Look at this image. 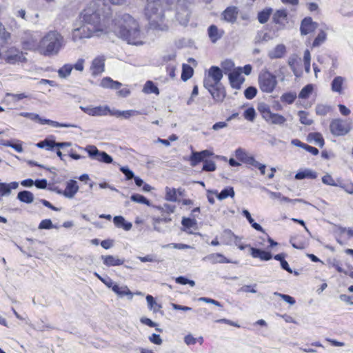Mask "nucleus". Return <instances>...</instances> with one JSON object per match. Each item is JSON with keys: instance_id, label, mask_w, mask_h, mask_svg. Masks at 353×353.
<instances>
[{"instance_id": "57", "label": "nucleus", "mask_w": 353, "mask_h": 353, "mask_svg": "<svg viewBox=\"0 0 353 353\" xmlns=\"http://www.w3.org/2000/svg\"><path fill=\"white\" fill-rule=\"evenodd\" d=\"M53 228H56L53 225L50 219H44L41 221L39 225V229H51Z\"/></svg>"}, {"instance_id": "3", "label": "nucleus", "mask_w": 353, "mask_h": 353, "mask_svg": "<svg viewBox=\"0 0 353 353\" xmlns=\"http://www.w3.org/2000/svg\"><path fill=\"white\" fill-rule=\"evenodd\" d=\"M63 46V37L56 30H50L40 39L39 46H32L30 48L37 49L43 56L52 57L58 54Z\"/></svg>"}, {"instance_id": "14", "label": "nucleus", "mask_w": 353, "mask_h": 353, "mask_svg": "<svg viewBox=\"0 0 353 353\" xmlns=\"http://www.w3.org/2000/svg\"><path fill=\"white\" fill-rule=\"evenodd\" d=\"M206 89L210 93L213 99L217 103H221L226 96L225 90L221 84H218L214 87Z\"/></svg>"}, {"instance_id": "2", "label": "nucleus", "mask_w": 353, "mask_h": 353, "mask_svg": "<svg viewBox=\"0 0 353 353\" xmlns=\"http://www.w3.org/2000/svg\"><path fill=\"white\" fill-rule=\"evenodd\" d=\"M147 3L145 8V14L148 18L150 26L154 29L166 30L168 25L164 21V14L162 2L168 6H171L176 0H146Z\"/></svg>"}, {"instance_id": "1", "label": "nucleus", "mask_w": 353, "mask_h": 353, "mask_svg": "<svg viewBox=\"0 0 353 353\" xmlns=\"http://www.w3.org/2000/svg\"><path fill=\"white\" fill-rule=\"evenodd\" d=\"M111 11L110 6L105 0H93L81 14L82 24L74 28L71 33L74 42L82 39L99 37L112 31L118 38L133 46H142L145 43V34L139 21L129 14H119L112 21L111 28L101 17L108 16Z\"/></svg>"}, {"instance_id": "32", "label": "nucleus", "mask_w": 353, "mask_h": 353, "mask_svg": "<svg viewBox=\"0 0 353 353\" xmlns=\"http://www.w3.org/2000/svg\"><path fill=\"white\" fill-rule=\"evenodd\" d=\"M111 111L108 105L93 107V116H111Z\"/></svg>"}, {"instance_id": "7", "label": "nucleus", "mask_w": 353, "mask_h": 353, "mask_svg": "<svg viewBox=\"0 0 353 353\" xmlns=\"http://www.w3.org/2000/svg\"><path fill=\"white\" fill-rule=\"evenodd\" d=\"M352 123L350 121L341 119H333L330 124L331 133L336 137L345 136L350 132Z\"/></svg>"}, {"instance_id": "43", "label": "nucleus", "mask_w": 353, "mask_h": 353, "mask_svg": "<svg viewBox=\"0 0 353 353\" xmlns=\"http://www.w3.org/2000/svg\"><path fill=\"white\" fill-rule=\"evenodd\" d=\"M271 12H272L271 9H266V10H263V11L260 12L258 14L259 21L261 23H266L269 19Z\"/></svg>"}, {"instance_id": "6", "label": "nucleus", "mask_w": 353, "mask_h": 353, "mask_svg": "<svg viewBox=\"0 0 353 353\" xmlns=\"http://www.w3.org/2000/svg\"><path fill=\"white\" fill-rule=\"evenodd\" d=\"M223 78V71L218 66H212L205 72L203 79V85L205 88H210L221 83Z\"/></svg>"}, {"instance_id": "9", "label": "nucleus", "mask_w": 353, "mask_h": 353, "mask_svg": "<svg viewBox=\"0 0 353 353\" xmlns=\"http://www.w3.org/2000/svg\"><path fill=\"white\" fill-rule=\"evenodd\" d=\"M4 59L9 64H16L26 61V58L23 53L14 48H11L6 52Z\"/></svg>"}, {"instance_id": "16", "label": "nucleus", "mask_w": 353, "mask_h": 353, "mask_svg": "<svg viewBox=\"0 0 353 353\" xmlns=\"http://www.w3.org/2000/svg\"><path fill=\"white\" fill-rule=\"evenodd\" d=\"M79 190L77 182L74 180H70L67 182L65 189L63 192L58 191L59 194H62L65 197L72 199Z\"/></svg>"}, {"instance_id": "19", "label": "nucleus", "mask_w": 353, "mask_h": 353, "mask_svg": "<svg viewBox=\"0 0 353 353\" xmlns=\"http://www.w3.org/2000/svg\"><path fill=\"white\" fill-rule=\"evenodd\" d=\"M141 114V112L135 110H119L114 109L111 111V116L117 118L122 117L125 119H129L130 117H135Z\"/></svg>"}, {"instance_id": "54", "label": "nucleus", "mask_w": 353, "mask_h": 353, "mask_svg": "<svg viewBox=\"0 0 353 353\" xmlns=\"http://www.w3.org/2000/svg\"><path fill=\"white\" fill-rule=\"evenodd\" d=\"M257 93V90L255 87H248L244 92V95L246 99H253Z\"/></svg>"}, {"instance_id": "50", "label": "nucleus", "mask_w": 353, "mask_h": 353, "mask_svg": "<svg viewBox=\"0 0 353 353\" xmlns=\"http://www.w3.org/2000/svg\"><path fill=\"white\" fill-rule=\"evenodd\" d=\"M330 110L331 108L330 106L323 104H319L316 107V114L321 116L326 115Z\"/></svg>"}, {"instance_id": "34", "label": "nucleus", "mask_w": 353, "mask_h": 353, "mask_svg": "<svg viewBox=\"0 0 353 353\" xmlns=\"http://www.w3.org/2000/svg\"><path fill=\"white\" fill-rule=\"evenodd\" d=\"M165 199L168 201L176 202L178 201L176 196V189L165 187Z\"/></svg>"}, {"instance_id": "5", "label": "nucleus", "mask_w": 353, "mask_h": 353, "mask_svg": "<svg viewBox=\"0 0 353 353\" xmlns=\"http://www.w3.org/2000/svg\"><path fill=\"white\" fill-rule=\"evenodd\" d=\"M259 87L263 92L272 93L277 85L276 77L268 70H263L258 78Z\"/></svg>"}, {"instance_id": "20", "label": "nucleus", "mask_w": 353, "mask_h": 353, "mask_svg": "<svg viewBox=\"0 0 353 353\" xmlns=\"http://www.w3.org/2000/svg\"><path fill=\"white\" fill-rule=\"evenodd\" d=\"M316 28V24L314 23L311 18H305L301 24V34L306 35L313 32Z\"/></svg>"}, {"instance_id": "60", "label": "nucleus", "mask_w": 353, "mask_h": 353, "mask_svg": "<svg viewBox=\"0 0 353 353\" xmlns=\"http://www.w3.org/2000/svg\"><path fill=\"white\" fill-rule=\"evenodd\" d=\"M149 340L151 343L156 345H161L163 342L160 335L156 334H152L151 336H150Z\"/></svg>"}, {"instance_id": "37", "label": "nucleus", "mask_w": 353, "mask_h": 353, "mask_svg": "<svg viewBox=\"0 0 353 353\" xmlns=\"http://www.w3.org/2000/svg\"><path fill=\"white\" fill-rule=\"evenodd\" d=\"M143 92L145 94H159L158 88L150 81H148L143 88Z\"/></svg>"}, {"instance_id": "24", "label": "nucleus", "mask_w": 353, "mask_h": 353, "mask_svg": "<svg viewBox=\"0 0 353 353\" xmlns=\"http://www.w3.org/2000/svg\"><path fill=\"white\" fill-rule=\"evenodd\" d=\"M250 254L253 258H259L261 261H269L272 258L270 252L254 248H250Z\"/></svg>"}, {"instance_id": "39", "label": "nucleus", "mask_w": 353, "mask_h": 353, "mask_svg": "<svg viewBox=\"0 0 353 353\" xmlns=\"http://www.w3.org/2000/svg\"><path fill=\"white\" fill-rule=\"evenodd\" d=\"M221 67L223 72L225 74H229L230 72H232L234 69V64L232 61L226 59L221 62Z\"/></svg>"}, {"instance_id": "63", "label": "nucleus", "mask_w": 353, "mask_h": 353, "mask_svg": "<svg viewBox=\"0 0 353 353\" xmlns=\"http://www.w3.org/2000/svg\"><path fill=\"white\" fill-rule=\"evenodd\" d=\"M264 190L269 194L270 197L272 199H279V200L281 201V197L283 196L281 193L276 192H272V191H270V190H268L266 188H264Z\"/></svg>"}, {"instance_id": "45", "label": "nucleus", "mask_w": 353, "mask_h": 353, "mask_svg": "<svg viewBox=\"0 0 353 353\" xmlns=\"http://www.w3.org/2000/svg\"><path fill=\"white\" fill-rule=\"evenodd\" d=\"M130 199L136 203L145 204L147 205H150V203L149 200H148L145 196L139 194H132L130 197Z\"/></svg>"}, {"instance_id": "31", "label": "nucleus", "mask_w": 353, "mask_h": 353, "mask_svg": "<svg viewBox=\"0 0 353 353\" xmlns=\"http://www.w3.org/2000/svg\"><path fill=\"white\" fill-rule=\"evenodd\" d=\"M212 192L213 194H216L217 198L219 200H223V199L228 198V196H230L232 198L234 196V189H233V188H231V187H229V188H227L223 190L220 193H218L217 191H212Z\"/></svg>"}, {"instance_id": "38", "label": "nucleus", "mask_w": 353, "mask_h": 353, "mask_svg": "<svg viewBox=\"0 0 353 353\" xmlns=\"http://www.w3.org/2000/svg\"><path fill=\"white\" fill-rule=\"evenodd\" d=\"M193 74V69L192 67L187 64H183L181 79L185 81L190 79Z\"/></svg>"}, {"instance_id": "27", "label": "nucleus", "mask_w": 353, "mask_h": 353, "mask_svg": "<svg viewBox=\"0 0 353 353\" xmlns=\"http://www.w3.org/2000/svg\"><path fill=\"white\" fill-rule=\"evenodd\" d=\"M100 86L103 88L118 90L121 88V83L119 81L112 80L110 77H104L100 82Z\"/></svg>"}, {"instance_id": "56", "label": "nucleus", "mask_w": 353, "mask_h": 353, "mask_svg": "<svg viewBox=\"0 0 353 353\" xmlns=\"http://www.w3.org/2000/svg\"><path fill=\"white\" fill-rule=\"evenodd\" d=\"M322 182L325 185L336 186V183L335 182V180L332 178L331 175L328 174L324 175L322 177Z\"/></svg>"}, {"instance_id": "29", "label": "nucleus", "mask_w": 353, "mask_h": 353, "mask_svg": "<svg viewBox=\"0 0 353 353\" xmlns=\"http://www.w3.org/2000/svg\"><path fill=\"white\" fill-rule=\"evenodd\" d=\"M113 222L117 228H123L125 230L129 231L132 225L130 222H126L122 216H116L113 219Z\"/></svg>"}, {"instance_id": "28", "label": "nucleus", "mask_w": 353, "mask_h": 353, "mask_svg": "<svg viewBox=\"0 0 353 353\" xmlns=\"http://www.w3.org/2000/svg\"><path fill=\"white\" fill-rule=\"evenodd\" d=\"M317 177L316 172L312 170L311 169H304L299 170L295 175V179L297 180H301L303 179H316Z\"/></svg>"}, {"instance_id": "44", "label": "nucleus", "mask_w": 353, "mask_h": 353, "mask_svg": "<svg viewBox=\"0 0 353 353\" xmlns=\"http://www.w3.org/2000/svg\"><path fill=\"white\" fill-rule=\"evenodd\" d=\"M72 70V66L71 65H69V64L64 65L62 68H61L59 70V71H58L59 76L61 78H65L70 74Z\"/></svg>"}, {"instance_id": "8", "label": "nucleus", "mask_w": 353, "mask_h": 353, "mask_svg": "<svg viewBox=\"0 0 353 353\" xmlns=\"http://www.w3.org/2000/svg\"><path fill=\"white\" fill-rule=\"evenodd\" d=\"M20 116L30 119L32 121H35L41 125L48 124L54 128H77V125L70 123H60L50 119H42L39 114L32 112H21Z\"/></svg>"}, {"instance_id": "17", "label": "nucleus", "mask_w": 353, "mask_h": 353, "mask_svg": "<svg viewBox=\"0 0 353 353\" xmlns=\"http://www.w3.org/2000/svg\"><path fill=\"white\" fill-rule=\"evenodd\" d=\"M202 260L203 261H208L212 264L219 263H232L230 260L228 259L224 255L219 253H213L204 256Z\"/></svg>"}, {"instance_id": "53", "label": "nucleus", "mask_w": 353, "mask_h": 353, "mask_svg": "<svg viewBox=\"0 0 353 353\" xmlns=\"http://www.w3.org/2000/svg\"><path fill=\"white\" fill-rule=\"evenodd\" d=\"M10 37V34L6 31V29L1 23H0V41H2V43L7 42L8 39Z\"/></svg>"}, {"instance_id": "11", "label": "nucleus", "mask_w": 353, "mask_h": 353, "mask_svg": "<svg viewBox=\"0 0 353 353\" xmlns=\"http://www.w3.org/2000/svg\"><path fill=\"white\" fill-rule=\"evenodd\" d=\"M190 12L187 6V0H177L176 17L182 25L188 23Z\"/></svg>"}, {"instance_id": "58", "label": "nucleus", "mask_w": 353, "mask_h": 353, "mask_svg": "<svg viewBox=\"0 0 353 353\" xmlns=\"http://www.w3.org/2000/svg\"><path fill=\"white\" fill-rule=\"evenodd\" d=\"M274 295L280 296L283 300H284L285 302L288 303L290 305H294L295 303V300L292 296L287 295V294H283L279 292H274Z\"/></svg>"}, {"instance_id": "51", "label": "nucleus", "mask_w": 353, "mask_h": 353, "mask_svg": "<svg viewBox=\"0 0 353 353\" xmlns=\"http://www.w3.org/2000/svg\"><path fill=\"white\" fill-rule=\"evenodd\" d=\"M244 118L250 121H253L256 117V112L253 108L246 109L243 113Z\"/></svg>"}, {"instance_id": "15", "label": "nucleus", "mask_w": 353, "mask_h": 353, "mask_svg": "<svg viewBox=\"0 0 353 353\" xmlns=\"http://www.w3.org/2000/svg\"><path fill=\"white\" fill-rule=\"evenodd\" d=\"M346 88V79L345 78L337 76L332 80L331 83V90L334 92H336L339 94L343 93L344 90Z\"/></svg>"}, {"instance_id": "23", "label": "nucleus", "mask_w": 353, "mask_h": 353, "mask_svg": "<svg viewBox=\"0 0 353 353\" xmlns=\"http://www.w3.org/2000/svg\"><path fill=\"white\" fill-rule=\"evenodd\" d=\"M286 53V47L283 44H278L268 52V57L271 59H281Z\"/></svg>"}, {"instance_id": "42", "label": "nucleus", "mask_w": 353, "mask_h": 353, "mask_svg": "<svg viewBox=\"0 0 353 353\" xmlns=\"http://www.w3.org/2000/svg\"><path fill=\"white\" fill-rule=\"evenodd\" d=\"M296 98V93L287 92L281 95V100L282 102L286 103L288 104H291L294 101Z\"/></svg>"}, {"instance_id": "10", "label": "nucleus", "mask_w": 353, "mask_h": 353, "mask_svg": "<svg viewBox=\"0 0 353 353\" xmlns=\"http://www.w3.org/2000/svg\"><path fill=\"white\" fill-rule=\"evenodd\" d=\"M85 150L89 156L94 160L105 163H110L113 161L108 154L105 152L99 151L94 145H88L86 147Z\"/></svg>"}, {"instance_id": "48", "label": "nucleus", "mask_w": 353, "mask_h": 353, "mask_svg": "<svg viewBox=\"0 0 353 353\" xmlns=\"http://www.w3.org/2000/svg\"><path fill=\"white\" fill-rule=\"evenodd\" d=\"M198 154H199V152L193 151L190 157V165L193 167L196 166L199 163H200L201 161H203V162L205 161L203 160L201 157Z\"/></svg>"}, {"instance_id": "35", "label": "nucleus", "mask_w": 353, "mask_h": 353, "mask_svg": "<svg viewBox=\"0 0 353 353\" xmlns=\"http://www.w3.org/2000/svg\"><path fill=\"white\" fill-rule=\"evenodd\" d=\"M182 225L185 228V231L190 234L192 233V231L190 230L192 228L196 229V221L195 219H192L189 218H183L181 221Z\"/></svg>"}, {"instance_id": "18", "label": "nucleus", "mask_w": 353, "mask_h": 353, "mask_svg": "<svg viewBox=\"0 0 353 353\" xmlns=\"http://www.w3.org/2000/svg\"><path fill=\"white\" fill-rule=\"evenodd\" d=\"M239 13L238 8L234 6H230L227 8L222 13L223 19L231 23H234Z\"/></svg>"}, {"instance_id": "61", "label": "nucleus", "mask_w": 353, "mask_h": 353, "mask_svg": "<svg viewBox=\"0 0 353 353\" xmlns=\"http://www.w3.org/2000/svg\"><path fill=\"white\" fill-rule=\"evenodd\" d=\"M120 170L125 175L128 180L134 178L133 172L131 171L128 167H121Z\"/></svg>"}, {"instance_id": "52", "label": "nucleus", "mask_w": 353, "mask_h": 353, "mask_svg": "<svg viewBox=\"0 0 353 353\" xmlns=\"http://www.w3.org/2000/svg\"><path fill=\"white\" fill-rule=\"evenodd\" d=\"M325 39H326L325 32L323 31H321L318 34L316 39H314V41L313 42V46L316 47V46H320L321 43H323L325 41Z\"/></svg>"}, {"instance_id": "33", "label": "nucleus", "mask_w": 353, "mask_h": 353, "mask_svg": "<svg viewBox=\"0 0 353 353\" xmlns=\"http://www.w3.org/2000/svg\"><path fill=\"white\" fill-rule=\"evenodd\" d=\"M308 140L310 141H313L320 148H323L325 143L323 136L319 132L310 133L308 134Z\"/></svg>"}, {"instance_id": "47", "label": "nucleus", "mask_w": 353, "mask_h": 353, "mask_svg": "<svg viewBox=\"0 0 353 353\" xmlns=\"http://www.w3.org/2000/svg\"><path fill=\"white\" fill-rule=\"evenodd\" d=\"M225 234H227L230 238L232 239L234 244L241 250H244L246 245H243L241 243V239L238 236H235L230 231H225Z\"/></svg>"}, {"instance_id": "26", "label": "nucleus", "mask_w": 353, "mask_h": 353, "mask_svg": "<svg viewBox=\"0 0 353 353\" xmlns=\"http://www.w3.org/2000/svg\"><path fill=\"white\" fill-rule=\"evenodd\" d=\"M32 46H39V41L37 42L36 37L29 33L27 37L23 41V48L26 50L38 52L37 49L30 48Z\"/></svg>"}, {"instance_id": "36", "label": "nucleus", "mask_w": 353, "mask_h": 353, "mask_svg": "<svg viewBox=\"0 0 353 353\" xmlns=\"http://www.w3.org/2000/svg\"><path fill=\"white\" fill-rule=\"evenodd\" d=\"M145 299L149 310L157 312L161 308V305L155 301L152 295H147Z\"/></svg>"}, {"instance_id": "49", "label": "nucleus", "mask_w": 353, "mask_h": 353, "mask_svg": "<svg viewBox=\"0 0 353 353\" xmlns=\"http://www.w3.org/2000/svg\"><path fill=\"white\" fill-rule=\"evenodd\" d=\"M313 87L312 85L309 84L305 86L299 93V98L301 99H307L312 92Z\"/></svg>"}, {"instance_id": "59", "label": "nucleus", "mask_w": 353, "mask_h": 353, "mask_svg": "<svg viewBox=\"0 0 353 353\" xmlns=\"http://www.w3.org/2000/svg\"><path fill=\"white\" fill-rule=\"evenodd\" d=\"M163 248H173L175 249L183 250V249H188L190 248V245L183 243H170L165 245H163Z\"/></svg>"}, {"instance_id": "46", "label": "nucleus", "mask_w": 353, "mask_h": 353, "mask_svg": "<svg viewBox=\"0 0 353 353\" xmlns=\"http://www.w3.org/2000/svg\"><path fill=\"white\" fill-rule=\"evenodd\" d=\"M286 18L287 12L285 10H278L274 15V20L276 23H281Z\"/></svg>"}, {"instance_id": "30", "label": "nucleus", "mask_w": 353, "mask_h": 353, "mask_svg": "<svg viewBox=\"0 0 353 353\" xmlns=\"http://www.w3.org/2000/svg\"><path fill=\"white\" fill-rule=\"evenodd\" d=\"M17 199L21 202L31 203L34 201V195L29 191L23 190L18 193Z\"/></svg>"}, {"instance_id": "25", "label": "nucleus", "mask_w": 353, "mask_h": 353, "mask_svg": "<svg viewBox=\"0 0 353 353\" xmlns=\"http://www.w3.org/2000/svg\"><path fill=\"white\" fill-rule=\"evenodd\" d=\"M208 36L212 43H215L223 35L224 31L219 29L216 26L211 25L208 30Z\"/></svg>"}, {"instance_id": "21", "label": "nucleus", "mask_w": 353, "mask_h": 353, "mask_svg": "<svg viewBox=\"0 0 353 353\" xmlns=\"http://www.w3.org/2000/svg\"><path fill=\"white\" fill-rule=\"evenodd\" d=\"M101 259L103 264L108 267L121 265L124 263V259H119L117 256L102 255Z\"/></svg>"}, {"instance_id": "40", "label": "nucleus", "mask_w": 353, "mask_h": 353, "mask_svg": "<svg viewBox=\"0 0 353 353\" xmlns=\"http://www.w3.org/2000/svg\"><path fill=\"white\" fill-rule=\"evenodd\" d=\"M249 156L250 154L241 148H239L235 150L236 158L243 163L245 162Z\"/></svg>"}, {"instance_id": "55", "label": "nucleus", "mask_w": 353, "mask_h": 353, "mask_svg": "<svg viewBox=\"0 0 353 353\" xmlns=\"http://www.w3.org/2000/svg\"><path fill=\"white\" fill-rule=\"evenodd\" d=\"M216 166L214 161H205L203 166V170L207 172H213L216 170Z\"/></svg>"}, {"instance_id": "62", "label": "nucleus", "mask_w": 353, "mask_h": 353, "mask_svg": "<svg viewBox=\"0 0 353 353\" xmlns=\"http://www.w3.org/2000/svg\"><path fill=\"white\" fill-rule=\"evenodd\" d=\"M198 301H203L207 303L213 304L218 307L221 306V303L219 301L208 297H200L198 299Z\"/></svg>"}, {"instance_id": "41", "label": "nucleus", "mask_w": 353, "mask_h": 353, "mask_svg": "<svg viewBox=\"0 0 353 353\" xmlns=\"http://www.w3.org/2000/svg\"><path fill=\"white\" fill-rule=\"evenodd\" d=\"M300 122L302 124L310 125L313 123V120L309 117L308 113L305 111H299L298 113Z\"/></svg>"}, {"instance_id": "12", "label": "nucleus", "mask_w": 353, "mask_h": 353, "mask_svg": "<svg viewBox=\"0 0 353 353\" xmlns=\"http://www.w3.org/2000/svg\"><path fill=\"white\" fill-rule=\"evenodd\" d=\"M105 60L104 55H98L92 61L90 71L92 76L97 77L104 72Z\"/></svg>"}, {"instance_id": "4", "label": "nucleus", "mask_w": 353, "mask_h": 353, "mask_svg": "<svg viewBox=\"0 0 353 353\" xmlns=\"http://www.w3.org/2000/svg\"><path fill=\"white\" fill-rule=\"evenodd\" d=\"M257 110L261 114L262 118L270 124L283 125L287 121L284 116L273 113L271 111L270 105L264 102L259 103Z\"/></svg>"}, {"instance_id": "64", "label": "nucleus", "mask_w": 353, "mask_h": 353, "mask_svg": "<svg viewBox=\"0 0 353 353\" xmlns=\"http://www.w3.org/2000/svg\"><path fill=\"white\" fill-rule=\"evenodd\" d=\"M45 148L48 150H52L54 147H56V142L54 140L46 139L44 140Z\"/></svg>"}, {"instance_id": "13", "label": "nucleus", "mask_w": 353, "mask_h": 353, "mask_svg": "<svg viewBox=\"0 0 353 353\" xmlns=\"http://www.w3.org/2000/svg\"><path fill=\"white\" fill-rule=\"evenodd\" d=\"M229 81L233 88L239 90L245 81V78L242 75V69L239 67L233 70L229 73Z\"/></svg>"}, {"instance_id": "22", "label": "nucleus", "mask_w": 353, "mask_h": 353, "mask_svg": "<svg viewBox=\"0 0 353 353\" xmlns=\"http://www.w3.org/2000/svg\"><path fill=\"white\" fill-rule=\"evenodd\" d=\"M112 290L115 294H117L120 297L126 296L130 300H132L133 298L134 294L130 290L127 285L120 286L117 284H114L112 285Z\"/></svg>"}]
</instances>
